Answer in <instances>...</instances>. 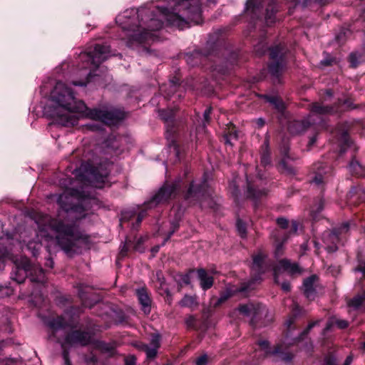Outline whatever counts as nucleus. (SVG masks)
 Returning a JSON list of instances; mask_svg holds the SVG:
<instances>
[{"mask_svg":"<svg viewBox=\"0 0 365 365\" xmlns=\"http://www.w3.org/2000/svg\"><path fill=\"white\" fill-rule=\"evenodd\" d=\"M35 221L38 225V236L48 242L49 252L54 244L67 255L73 256L76 252L78 242L87 244L90 242V236L76 222L52 217L43 213L37 214Z\"/></svg>","mask_w":365,"mask_h":365,"instance_id":"nucleus-1","label":"nucleus"},{"mask_svg":"<svg viewBox=\"0 0 365 365\" xmlns=\"http://www.w3.org/2000/svg\"><path fill=\"white\" fill-rule=\"evenodd\" d=\"M51 106L50 113L56 123L62 126H73L77 124L76 114L83 115L86 108L84 102L76 101L71 88L58 81L50 96Z\"/></svg>","mask_w":365,"mask_h":365,"instance_id":"nucleus-2","label":"nucleus"},{"mask_svg":"<svg viewBox=\"0 0 365 365\" xmlns=\"http://www.w3.org/2000/svg\"><path fill=\"white\" fill-rule=\"evenodd\" d=\"M157 9L170 25L180 29L189 27L191 23L202 22L201 0H178L171 10L165 7Z\"/></svg>","mask_w":365,"mask_h":365,"instance_id":"nucleus-3","label":"nucleus"},{"mask_svg":"<svg viewBox=\"0 0 365 365\" xmlns=\"http://www.w3.org/2000/svg\"><path fill=\"white\" fill-rule=\"evenodd\" d=\"M110 47L106 45L96 44L93 51L83 52L80 54V59L83 61V68L91 70L97 68L100 64L110 56Z\"/></svg>","mask_w":365,"mask_h":365,"instance_id":"nucleus-4","label":"nucleus"},{"mask_svg":"<svg viewBox=\"0 0 365 365\" xmlns=\"http://www.w3.org/2000/svg\"><path fill=\"white\" fill-rule=\"evenodd\" d=\"M240 314L250 317V324L252 326L259 323L261 325H266L271 319H267L269 315L268 309L265 306L259 303L249 302L245 304H240L238 308Z\"/></svg>","mask_w":365,"mask_h":365,"instance_id":"nucleus-5","label":"nucleus"},{"mask_svg":"<svg viewBox=\"0 0 365 365\" xmlns=\"http://www.w3.org/2000/svg\"><path fill=\"white\" fill-rule=\"evenodd\" d=\"M82 116L98 120L108 125H114L125 118V113L118 109H89L86 106Z\"/></svg>","mask_w":365,"mask_h":365,"instance_id":"nucleus-6","label":"nucleus"},{"mask_svg":"<svg viewBox=\"0 0 365 365\" xmlns=\"http://www.w3.org/2000/svg\"><path fill=\"white\" fill-rule=\"evenodd\" d=\"M273 274L274 282L279 284V277L283 272H287L289 275H295L301 274L302 269L296 262H292L288 259H282L279 260L273 267Z\"/></svg>","mask_w":365,"mask_h":365,"instance_id":"nucleus-7","label":"nucleus"},{"mask_svg":"<svg viewBox=\"0 0 365 365\" xmlns=\"http://www.w3.org/2000/svg\"><path fill=\"white\" fill-rule=\"evenodd\" d=\"M135 346L141 351H143L146 354L147 359H154L158 352V349L160 347V335L159 334H153L151 336L148 344L143 342H137Z\"/></svg>","mask_w":365,"mask_h":365,"instance_id":"nucleus-8","label":"nucleus"},{"mask_svg":"<svg viewBox=\"0 0 365 365\" xmlns=\"http://www.w3.org/2000/svg\"><path fill=\"white\" fill-rule=\"evenodd\" d=\"M91 341V336L88 332L73 331L68 334L61 346L63 350L66 349V346H86Z\"/></svg>","mask_w":365,"mask_h":365,"instance_id":"nucleus-9","label":"nucleus"},{"mask_svg":"<svg viewBox=\"0 0 365 365\" xmlns=\"http://www.w3.org/2000/svg\"><path fill=\"white\" fill-rule=\"evenodd\" d=\"M270 58L273 61L269 66L270 73L279 78L284 68L282 48L279 46H276L270 50Z\"/></svg>","mask_w":365,"mask_h":365,"instance_id":"nucleus-10","label":"nucleus"},{"mask_svg":"<svg viewBox=\"0 0 365 365\" xmlns=\"http://www.w3.org/2000/svg\"><path fill=\"white\" fill-rule=\"evenodd\" d=\"M250 283H242L240 287L229 284L225 289L220 293V297L217 299L215 307L227 301L231 297L237 294H242L245 297L247 296V291L250 289Z\"/></svg>","mask_w":365,"mask_h":365,"instance_id":"nucleus-11","label":"nucleus"},{"mask_svg":"<svg viewBox=\"0 0 365 365\" xmlns=\"http://www.w3.org/2000/svg\"><path fill=\"white\" fill-rule=\"evenodd\" d=\"M176 189V185L174 183L165 184L149 202L148 207H151L153 205L166 202L170 198Z\"/></svg>","mask_w":365,"mask_h":365,"instance_id":"nucleus-12","label":"nucleus"},{"mask_svg":"<svg viewBox=\"0 0 365 365\" xmlns=\"http://www.w3.org/2000/svg\"><path fill=\"white\" fill-rule=\"evenodd\" d=\"M106 165L107 163L104 165H101L99 167H91L89 170H87V177L91 183L103 182L108 175Z\"/></svg>","mask_w":365,"mask_h":365,"instance_id":"nucleus-13","label":"nucleus"},{"mask_svg":"<svg viewBox=\"0 0 365 365\" xmlns=\"http://www.w3.org/2000/svg\"><path fill=\"white\" fill-rule=\"evenodd\" d=\"M266 255L262 253H258L253 256V262L252 264V270L255 273L261 275L267 272L270 265L265 261Z\"/></svg>","mask_w":365,"mask_h":365,"instance_id":"nucleus-14","label":"nucleus"},{"mask_svg":"<svg viewBox=\"0 0 365 365\" xmlns=\"http://www.w3.org/2000/svg\"><path fill=\"white\" fill-rule=\"evenodd\" d=\"M138 301L142 306V309L145 314L150 312L152 300L150 293L146 287H141L135 290Z\"/></svg>","mask_w":365,"mask_h":365,"instance_id":"nucleus-15","label":"nucleus"},{"mask_svg":"<svg viewBox=\"0 0 365 365\" xmlns=\"http://www.w3.org/2000/svg\"><path fill=\"white\" fill-rule=\"evenodd\" d=\"M313 115H308V117L302 120H295L292 122L289 125V130L292 134H299L308 129L312 124H314L311 118Z\"/></svg>","mask_w":365,"mask_h":365,"instance_id":"nucleus-16","label":"nucleus"},{"mask_svg":"<svg viewBox=\"0 0 365 365\" xmlns=\"http://www.w3.org/2000/svg\"><path fill=\"white\" fill-rule=\"evenodd\" d=\"M339 235L335 230L329 232L324 236V242L327 245V250L329 252L337 250V243L339 241Z\"/></svg>","mask_w":365,"mask_h":365,"instance_id":"nucleus-17","label":"nucleus"},{"mask_svg":"<svg viewBox=\"0 0 365 365\" xmlns=\"http://www.w3.org/2000/svg\"><path fill=\"white\" fill-rule=\"evenodd\" d=\"M317 280V277L315 275H312L304 279V293L306 297L309 300H313L316 296L315 283Z\"/></svg>","mask_w":365,"mask_h":365,"instance_id":"nucleus-18","label":"nucleus"},{"mask_svg":"<svg viewBox=\"0 0 365 365\" xmlns=\"http://www.w3.org/2000/svg\"><path fill=\"white\" fill-rule=\"evenodd\" d=\"M197 273L200 280V284L203 290L210 289L214 284V278L207 274L205 269H197Z\"/></svg>","mask_w":365,"mask_h":365,"instance_id":"nucleus-19","label":"nucleus"},{"mask_svg":"<svg viewBox=\"0 0 365 365\" xmlns=\"http://www.w3.org/2000/svg\"><path fill=\"white\" fill-rule=\"evenodd\" d=\"M335 111L336 110L332 106H325L319 103H314L312 105V113L309 115H313V117L311 118V120L314 123V121H315V116L317 115H327L332 113Z\"/></svg>","mask_w":365,"mask_h":365,"instance_id":"nucleus-20","label":"nucleus"},{"mask_svg":"<svg viewBox=\"0 0 365 365\" xmlns=\"http://www.w3.org/2000/svg\"><path fill=\"white\" fill-rule=\"evenodd\" d=\"M267 190L265 189H257L255 185L247 181V197L253 200L255 203L257 200L266 196Z\"/></svg>","mask_w":365,"mask_h":365,"instance_id":"nucleus-21","label":"nucleus"},{"mask_svg":"<svg viewBox=\"0 0 365 365\" xmlns=\"http://www.w3.org/2000/svg\"><path fill=\"white\" fill-rule=\"evenodd\" d=\"M74 192L73 190H66L62 194H61L58 197V203L61 206V207L63 210H65L66 212H68L71 210H74L73 207H70L68 205H67V201H68V199L71 197L73 196Z\"/></svg>","mask_w":365,"mask_h":365,"instance_id":"nucleus-22","label":"nucleus"},{"mask_svg":"<svg viewBox=\"0 0 365 365\" xmlns=\"http://www.w3.org/2000/svg\"><path fill=\"white\" fill-rule=\"evenodd\" d=\"M285 235L282 230H277L274 233H273V236L276 238V245H275V255L277 257L281 256L284 252L283 244L287 240V237H284L282 242L279 241L278 237L281 236Z\"/></svg>","mask_w":365,"mask_h":365,"instance_id":"nucleus-23","label":"nucleus"},{"mask_svg":"<svg viewBox=\"0 0 365 365\" xmlns=\"http://www.w3.org/2000/svg\"><path fill=\"white\" fill-rule=\"evenodd\" d=\"M348 306L354 309H358L365 304V291L354 296L347 302Z\"/></svg>","mask_w":365,"mask_h":365,"instance_id":"nucleus-24","label":"nucleus"},{"mask_svg":"<svg viewBox=\"0 0 365 365\" xmlns=\"http://www.w3.org/2000/svg\"><path fill=\"white\" fill-rule=\"evenodd\" d=\"M349 172L358 177L365 176V167L361 165L358 161L352 160L349 165Z\"/></svg>","mask_w":365,"mask_h":365,"instance_id":"nucleus-25","label":"nucleus"},{"mask_svg":"<svg viewBox=\"0 0 365 365\" xmlns=\"http://www.w3.org/2000/svg\"><path fill=\"white\" fill-rule=\"evenodd\" d=\"M270 153L269 150V140L267 138L265 139L262 146L261 153V163L266 166L270 164Z\"/></svg>","mask_w":365,"mask_h":365,"instance_id":"nucleus-26","label":"nucleus"},{"mask_svg":"<svg viewBox=\"0 0 365 365\" xmlns=\"http://www.w3.org/2000/svg\"><path fill=\"white\" fill-rule=\"evenodd\" d=\"M47 325L49 327L50 329L53 330V332H55L61 329L64 328L66 325V322L62 317H57L56 318L50 319L48 322Z\"/></svg>","mask_w":365,"mask_h":365,"instance_id":"nucleus-27","label":"nucleus"},{"mask_svg":"<svg viewBox=\"0 0 365 365\" xmlns=\"http://www.w3.org/2000/svg\"><path fill=\"white\" fill-rule=\"evenodd\" d=\"M336 325L339 329H346L349 326V322L344 319H337L336 317H333L331 320L327 323L324 330L328 331L332 326Z\"/></svg>","mask_w":365,"mask_h":365,"instance_id":"nucleus-28","label":"nucleus"},{"mask_svg":"<svg viewBox=\"0 0 365 365\" xmlns=\"http://www.w3.org/2000/svg\"><path fill=\"white\" fill-rule=\"evenodd\" d=\"M156 279L157 282L159 284V287H158L159 289L161 290L160 294H169V289L168 285L165 283V279L164 277V275L161 271H158L156 272Z\"/></svg>","mask_w":365,"mask_h":365,"instance_id":"nucleus-29","label":"nucleus"},{"mask_svg":"<svg viewBox=\"0 0 365 365\" xmlns=\"http://www.w3.org/2000/svg\"><path fill=\"white\" fill-rule=\"evenodd\" d=\"M238 138V134L237 130H235V127H232V128H230L228 132L225 133L223 135V139L225 140V143L227 145H229L230 146H232V140H237Z\"/></svg>","mask_w":365,"mask_h":365,"instance_id":"nucleus-30","label":"nucleus"},{"mask_svg":"<svg viewBox=\"0 0 365 365\" xmlns=\"http://www.w3.org/2000/svg\"><path fill=\"white\" fill-rule=\"evenodd\" d=\"M180 305L183 307L192 308L197 305L196 298L190 295H185L184 297L179 302Z\"/></svg>","mask_w":365,"mask_h":365,"instance_id":"nucleus-31","label":"nucleus"},{"mask_svg":"<svg viewBox=\"0 0 365 365\" xmlns=\"http://www.w3.org/2000/svg\"><path fill=\"white\" fill-rule=\"evenodd\" d=\"M273 354H279L278 357L280 360L284 361L285 362H289L293 359V354L287 352V353H282L281 352V347L279 346H277Z\"/></svg>","mask_w":365,"mask_h":365,"instance_id":"nucleus-32","label":"nucleus"},{"mask_svg":"<svg viewBox=\"0 0 365 365\" xmlns=\"http://www.w3.org/2000/svg\"><path fill=\"white\" fill-rule=\"evenodd\" d=\"M159 115L162 120L166 123L171 121L175 115L174 110L173 109L160 110Z\"/></svg>","mask_w":365,"mask_h":365,"instance_id":"nucleus-33","label":"nucleus"},{"mask_svg":"<svg viewBox=\"0 0 365 365\" xmlns=\"http://www.w3.org/2000/svg\"><path fill=\"white\" fill-rule=\"evenodd\" d=\"M295 319H296V316H291L289 317V319L285 322V327H286V333H285V335H286V337H288L290 335V333L292 330H294L296 327L294 325V322H295Z\"/></svg>","mask_w":365,"mask_h":365,"instance_id":"nucleus-34","label":"nucleus"},{"mask_svg":"<svg viewBox=\"0 0 365 365\" xmlns=\"http://www.w3.org/2000/svg\"><path fill=\"white\" fill-rule=\"evenodd\" d=\"M163 21L161 20L152 18L150 19L148 25V29L149 31H158L163 27Z\"/></svg>","mask_w":365,"mask_h":365,"instance_id":"nucleus-35","label":"nucleus"},{"mask_svg":"<svg viewBox=\"0 0 365 365\" xmlns=\"http://www.w3.org/2000/svg\"><path fill=\"white\" fill-rule=\"evenodd\" d=\"M267 101L272 104L275 108L279 111H283L284 109V105L282 101L277 97H267Z\"/></svg>","mask_w":365,"mask_h":365,"instance_id":"nucleus-36","label":"nucleus"},{"mask_svg":"<svg viewBox=\"0 0 365 365\" xmlns=\"http://www.w3.org/2000/svg\"><path fill=\"white\" fill-rule=\"evenodd\" d=\"M96 346L98 349L104 353L113 354L114 351V347L111 344L103 341L98 342Z\"/></svg>","mask_w":365,"mask_h":365,"instance_id":"nucleus-37","label":"nucleus"},{"mask_svg":"<svg viewBox=\"0 0 365 365\" xmlns=\"http://www.w3.org/2000/svg\"><path fill=\"white\" fill-rule=\"evenodd\" d=\"M148 34V32L135 33L130 36V41L141 43L147 39Z\"/></svg>","mask_w":365,"mask_h":365,"instance_id":"nucleus-38","label":"nucleus"},{"mask_svg":"<svg viewBox=\"0 0 365 365\" xmlns=\"http://www.w3.org/2000/svg\"><path fill=\"white\" fill-rule=\"evenodd\" d=\"M319 322H320L319 320H317V321H314V322H310V323L308 324V326H307V327L306 328V329H304L303 331H302V332L300 333V334H299V337H297V338H296V339H294V342H295V341H298L302 340V339H303V337H304L305 335H307V334L309 332V331H310V330H311L314 327H315L316 325H317V324L319 323Z\"/></svg>","mask_w":365,"mask_h":365,"instance_id":"nucleus-39","label":"nucleus"},{"mask_svg":"<svg viewBox=\"0 0 365 365\" xmlns=\"http://www.w3.org/2000/svg\"><path fill=\"white\" fill-rule=\"evenodd\" d=\"M277 12V9L274 6H269L267 9L266 21L267 23H273L274 21V15Z\"/></svg>","mask_w":365,"mask_h":365,"instance_id":"nucleus-40","label":"nucleus"},{"mask_svg":"<svg viewBox=\"0 0 365 365\" xmlns=\"http://www.w3.org/2000/svg\"><path fill=\"white\" fill-rule=\"evenodd\" d=\"M204 187V183L200 186H195L192 183L190 185L186 197L189 198L192 197V194H197L201 192L202 188Z\"/></svg>","mask_w":365,"mask_h":365,"instance_id":"nucleus-41","label":"nucleus"},{"mask_svg":"<svg viewBox=\"0 0 365 365\" xmlns=\"http://www.w3.org/2000/svg\"><path fill=\"white\" fill-rule=\"evenodd\" d=\"M237 229L242 237H245L246 236V226L241 220H238L237 221Z\"/></svg>","mask_w":365,"mask_h":365,"instance_id":"nucleus-42","label":"nucleus"},{"mask_svg":"<svg viewBox=\"0 0 365 365\" xmlns=\"http://www.w3.org/2000/svg\"><path fill=\"white\" fill-rule=\"evenodd\" d=\"M350 222H346L342 223L337 229H335L338 232L339 235L346 234L350 229Z\"/></svg>","mask_w":365,"mask_h":365,"instance_id":"nucleus-43","label":"nucleus"},{"mask_svg":"<svg viewBox=\"0 0 365 365\" xmlns=\"http://www.w3.org/2000/svg\"><path fill=\"white\" fill-rule=\"evenodd\" d=\"M313 3H317L321 6L325 5L327 4V0H304V1L302 3V6H311Z\"/></svg>","mask_w":365,"mask_h":365,"instance_id":"nucleus-44","label":"nucleus"},{"mask_svg":"<svg viewBox=\"0 0 365 365\" xmlns=\"http://www.w3.org/2000/svg\"><path fill=\"white\" fill-rule=\"evenodd\" d=\"M179 228V224L178 222H174L171 223V227L170 231H169L168 235L167 237L165 238V241H168L170 237L173 235V234L177 231Z\"/></svg>","mask_w":365,"mask_h":365,"instance_id":"nucleus-45","label":"nucleus"},{"mask_svg":"<svg viewBox=\"0 0 365 365\" xmlns=\"http://www.w3.org/2000/svg\"><path fill=\"white\" fill-rule=\"evenodd\" d=\"M358 54L356 53H351L349 56V61L352 67L355 68L357 66L358 61Z\"/></svg>","mask_w":365,"mask_h":365,"instance_id":"nucleus-46","label":"nucleus"},{"mask_svg":"<svg viewBox=\"0 0 365 365\" xmlns=\"http://www.w3.org/2000/svg\"><path fill=\"white\" fill-rule=\"evenodd\" d=\"M91 75V71L86 72V78L83 81H73V84L74 86H86V84L88 82V76Z\"/></svg>","mask_w":365,"mask_h":365,"instance_id":"nucleus-47","label":"nucleus"},{"mask_svg":"<svg viewBox=\"0 0 365 365\" xmlns=\"http://www.w3.org/2000/svg\"><path fill=\"white\" fill-rule=\"evenodd\" d=\"M277 225L282 229H286L288 227L289 222L287 219L284 217H279L277 220Z\"/></svg>","mask_w":365,"mask_h":365,"instance_id":"nucleus-48","label":"nucleus"},{"mask_svg":"<svg viewBox=\"0 0 365 365\" xmlns=\"http://www.w3.org/2000/svg\"><path fill=\"white\" fill-rule=\"evenodd\" d=\"M229 188H230V190L232 193V195L235 197L237 198L239 193H240V190L238 189V187L236 186L235 183V182H232L230 184V186H229Z\"/></svg>","mask_w":365,"mask_h":365,"instance_id":"nucleus-49","label":"nucleus"},{"mask_svg":"<svg viewBox=\"0 0 365 365\" xmlns=\"http://www.w3.org/2000/svg\"><path fill=\"white\" fill-rule=\"evenodd\" d=\"M208 362V357L206 354H204L198 357L195 361L196 365H207Z\"/></svg>","mask_w":365,"mask_h":365,"instance_id":"nucleus-50","label":"nucleus"},{"mask_svg":"<svg viewBox=\"0 0 365 365\" xmlns=\"http://www.w3.org/2000/svg\"><path fill=\"white\" fill-rule=\"evenodd\" d=\"M136 358L133 355H130L125 359V365H135Z\"/></svg>","mask_w":365,"mask_h":365,"instance_id":"nucleus-51","label":"nucleus"},{"mask_svg":"<svg viewBox=\"0 0 365 365\" xmlns=\"http://www.w3.org/2000/svg\"><path fill=\"white\" fill-rule=\"evenodd\" d=\"M325 365H336V359L332 356H328L325 358Z\"/></svg>","mask_w":365,"mask_h":365,"instance_id":"nucleus-52","label":"nucleus"},{"mask_svg":"<svg viewBox=\"0 0 365 365\" xmlns=\"http://www.w3.org/2000/svg\"><path fill=\"white\" fill-rule=\"evenodd\" d=\"M313 182L317 185H322L324 180V178L323 176L320 174V173H318L315 175V177L313 179Z\"/></svg>","mask_w":365,"mask_h":365,"instance_id":"nucleus-53","label":"nucleus"},{"mask_svg":"<svg viewBox=\"0 0 365 365\" xmlns=\"http://www.w3.org/2000/svg\"><path fill=\"white\" fill-rule=\"evenodd\" d=\"M63 357L65 361V365H72L69 359V352L67 349L63 350Z\"/></svg>","mask_w":365,"mask_h":365,"instance_id":"nucleus-54","label":"nucleus"},{"mask_svg":"<svg viewBox=\"0 0 365 365\" xmlns=\"http://www.w3.org/2000/svg\"><path fill=\"white\" fill-rule=\"evenodd\" d=\"M333 62H334V59L331 57H329V58H327L322 60L321 61L320 64L324 66H331Z\"/></svg>","mask_w":365,"mask_h":365,"instance_id":"nucleus-55","label":"nucleus"},{"mask_svg":"<svg viewBox=\"0 0 365 365\" xmlns=\"http://www.w3.org/2000/svg\"><path fill=\"white\" fill-rule=\"evenodd\" d=\"M211 114V108H207L203 113L204 119L206 123L210 121V115Z\"/></svg>","mask_w":365,"mask_h":365,"instance_id":"nucleus-56","label":"nucleus"},{"mask_svg":"<svg viewBox=\"0 0 365 365\" xmlns=\"http://www.w3.org/2000/svg\"><path fill=\"white\" fill-rule=\"evenodd\" d=\"M195 317L193 316H189L185 319V323L188 327H192L195 323Z\"/></svg>","mask_w":365,"mask_h":365,"instance_id":"nucleus-57","label":"nucleus"},{"mask_svg":"<svg viewBox=\"0 0 365 365\" xmlns=\"http://www.w3.org/2000/svg\"><path fill=\"white\" fill-rule=\"evenodd\" d=\"M282 289L286 292H289L291 289V286L289 282H284L281 284Z\"/></svg>","mask_w":365,"mask_h":365,"instance_id":"nucleus-58","label":"nucleus"},{"mask_svg":"<svg viewBox=\"0 0 365 365\" xmlns=\"http://www.w3.org/2000/svg\"><path fill=\"white\" fill-rule=\"evenodd\" d=\"M255 123L259 128H261L264 125L265 121L263 118H259L255 120Z\"/></svg>","mask_w":365,"mask_h":365,"instance_id":"nucleus-59","label":"nucleus"},{"mask_svg":"<svg viewBox=\"0 0 365 365\" xmlns=\"http://www.w3.org/2000/svg\"><path fill=\"white\" fill-rule=\"evenodd\" d=\"M354 270L356 272H361L365 275V262L359 264Z\"/></svg>","mask_w":365,"mask_h":365,"instance_id":"nucleus-60","label":"nucleus"},{"mask_svg":"<svg viewBox=\"0 0 365 365\" xmlns=\"http://www.w3.org/2000/svg\"><path fill=\"white\" fill-rule=\"evenodd\" d=\"M343 105L345 106L348 109L355 108V107L352 106V103L349 100H344L343 101Z\"/></svg>","mask_w":365,"mask_h":365,"instance_id":"nucleus-61","label":"nucleus"},{"mask_svg":"<svg viewBox=\"0 0 365 365\" xmlns=\"http://www.w3.org/2000/svg\"><path fill=\"white\" fill-rule=\"evenodd\" d=\"M298 223L296 222V221H292V229H291V231L294 233L297 232V230H298Z\"/></svg>","mask_w":365,"mask_h":365,"instance_id":"nucleus-62","label":"nucleus"},{"mask_svg":"<svg viewBox=\"0 0 365 365\" xmlns=\"http://www.w3.org/2000/svg\"><path fill=\"white\" fill-rule=\"evenodd\" d=\"M353 361V357L351 355H349L346 357L344 361V365H350Z\"/></svg>","mask_w":365,"mask_h":365,"instance_id":"nucleus-63","label":"nucleus"},{"mask_svg":"<svg viewBox=\"0 0 365 365\" xmlns=\"http://www.w3.org/2000/svg\"><path fill=\"white\" fill-rule=\"evenodd\" d=\"M259 345L263 349H267L269 346V343L267 341H261L259 342Z\"/></svg>","mask_w":365,"mask_h":365,"instance_id":"nucleus-64","label":"nucleus"}]
</instances>
